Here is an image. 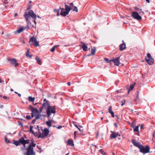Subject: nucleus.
Returning <instances> with one entry per match:
<instances>
[{
	"label": "nucleus",
	"instance_id": "obj_1",
	"mask_svg": "<svg viewBox=\"0 0 155 155\" xmlns=\"http://www.w3.org/2000/svg\"><path fill=\"white\" fill-rule=\"evenodd\" d=\"M24 16L28 25H31V24L28 19L30 17H31L33 19H35L37 17L36 15L35 14L34 12L31 10L29 11L28 12H25V13Z\"/></svg>",
	"mask_w": 155,
	"mask_h": 155
},
{
	"label": "nucleus",
	"instance_id": "obj_2",
	"mask_svg": "<svg viewBox=\"0 0 155 155\" xmlns=\"http://www.w3.org/2000/svg\"><path fill=\"white\" fill-rule=\"evenodd\" d=\"M55 106H49L46 109V114L48 117H50L51 114H54L56 113Z\"/></svg>",
	"mask_w": 155,
	"mask_h": 155
},
{
	"label": "nucleus",
	"instance_id": "obj_3",
	"mask_svg": "<svg viewBox=\"0 0 155 155\" xmlns=\"http://www.w3.org/2000/svg\"><path fill=\"white\" fill-rule=\"evenodd\" d=\"M145 59L146 62L150 65H152L154 61L153 59L149 53L147 54V56L145 57Z\"/></svg>",
	"mask_w": 155,
	"mask_h": 155
},
{
	"label": "nucleus",
	"instance_id": "obj_4",
	"mask_svg": "<svg viewBox=\"0 0 155 155\" xmlns=\"http://www.w3.org/2000/svg\"><path fill=\"white\" fill-rule=\"evenodd\" d=\"M139 149L140 152L145 154L149 152L150 148L148 146H145L141 145Z\"/></svg>",
	"mask_w": 155,
	"mask_h": 155
},
{
	"label": "nucleus",
	"instance_id": "obj_5",
	"mask_svg": "<svg viewBox=\"0 0 155 155\" xmlns=\"http://www.w3.org/2000/svg\"><path fill=\"white\" fill-rule=\"evenodd\" d=\"M29 43L31 45H34L35 47L39 46V42L37 41V38L35 37L31 38L29 41Z\"/></svg>",
	"mask_w": 155,
	"mask_h": 155
},
{
	"label": "nucleus",
	"instance_id": "obj_6",
	"mask_svg": "<svg viewBox=\"0 0 155 155\" xmlns=\"http://www.w3.org/2000/svg\"><path fill=\"white\" fill-rule=\"evenodd\" d=\"M43 133H39V134L38 135V138H44L45 137L48 136L49 133V130L47 128H45L42 131Z\"/></svg>",
	"mask_w": 155,
	"mask_h": 155
},
{
	"label": "nucleus",
	"instance_id": "obj_7",
	"mask_svg": "<svg viewBox=\"0 0 155 155\" xmlns=\"http://www.w3.org/2000/svg\"><path fill=\"white\" fill-rule=\"evenodd\" d=\"M27 150V152L25 153V155H35L33 148L31 147V145H29Z\"/></svg>",
	"mask_w": 155,
	"mask_h": 155
},
{
	"label": "nucleus",
	"instance_id": "obj_8",
	"mask_svg": "<svg viewBox=\"0 0 155 155\" xmlns=\"http://www.w3.org/2000/svg\"><path fill=\"white\" fill-rule=\"evenodd\" d=\"M132 15L133 18L137 20H140L142 19L141 17L138 13L136 12H134L132 13Z\"/></svg>",
	"mask_w": 155,
	"mask_h": 155
},
{
	"label": "nucleus",
	"instance_id": "obj_9",
	"mask_svg": "<svg viewBox=\"0 0 155 155\" xmlns=\"http://www.w3.org/2000/svg\"><path fill=\"white\" fill-rule=\"evenodd\" d=\"M31 112L34 114L35 116V115L39 116V117L42 116V115L39 114V111L37 108L32 107L31 109Z\"/></svg>",
	"mask_w": 155,
	"mask_h": 155
},
{
	"label": "nucleus",
	"instance_id": "obj_10",
	"mask_svg": "<svg viewBox=\"0 0 155 155\" xmlns=\"http://www.w3.org/2000/svg\"><path fill=\"white\" fill-rule=\"evenodd\" d=\"M120 56L119 57L114 58L112 60V62H114L115 65L118 66L120 64Z\"/></svg>",
	"mask_w": 155,
	"mask_h": 155
},
{
	"label": "nucleus",
	"instance_id": "obj_11",
	"mask_svg": "<svg viewBox=\"0 0 155 155\" xmlns=\"http://www.w3.org/2000/svg\"><path fill=\"white\" fill-rule=\"evenodd\" d=\"M23 137H21V138L19 139L18 141H15L14 143L13 144L16 146L19 145L20 143H24V140H22Z\"/></svg>",
	"mask_w": 155,
	"mask_h": 155
},
{
	"label": "nucleus",
	"instance_id": "obj_12",
	"mask_svg": "<svg viewBox=\"0 0 155 155\" xmlns=\"http://www.w3.org/2000/svg\"><path fill=\"white\" fill-rule=\"evenodd\" d=\"M60 9L61 10L60 13L61 15L63 16H65L68 14L69 13L66 11L64 8L60 7Z\"/></svg>",
	"mask_w": 155,
	"mask_h": 155
},
{
	"label": "nucleus",
	"instance_id": "obj_13",
	"mask_svg": "<svg viewBox=\"0 0 155 155\" xmlns=\"http://www.w3.org/2000/svg\"><path fill=\"white\" fill-rule=\"evenodd\" d=\"M42 105L43 107H44L46 110L48 107L49 106H51L48 103V101L46 100V99H44Z\"/></svg>",
	"mask_w": 155,
	"mask_h": 155
},
{
	"label": "nucleus",
	"instance_id": "obj_14",
	"mask_svg": "<svg viewBox=\"0 0 155 155\" xmlns=\"http://www.w3.org/2000/svg\"><path fill=\"white\" fill-rule=\"evenodd\" d=\"M132 142L133 143L135 146L138 148L139 149L140 147L141 146V144H140L139 142L135 140H132Z\"/></svg>",
	"mask_w": 155,
	"mask_h": 155
},
{
	"label": "nucleus",
	"instance_id": "obj_15",
	"mask_svg": "<svg viewBox=\"0 0 155 155\" xmlns=\"http://www.w3.org/2000/svg\"><path fill=\"white\" fill-rule=\"evenodd\" d=\"M120 135L119 134L118 132L117 133H113L110 134V137L111 139H114L117 137L118 136L120 137Z\"/></svg>",
	"mask_w": 155,
	"mask_h": 155
},
{
	"label": "nucleus",
	"instance_id": "obj_16",
	"mask_svg": "<svg viewBox=\"0 0 155 155\" xmlns=\"http://www.w3.org/2000/svg\"><path fill=\"white\" fill-rule=\"evenodd\" d=\"M123 43L120 45L119 47L120 51H122L125 49L126 48V46L125 43L124 41H122Z\"/></svg>",
	"mask_w": 155,
	"mask_h": 155
},
{
	"label": "nucleus",
	"instance_id": "obj_17",
	"mask_svg": "<svg viewBox=\"0 0 155 155\" xmlns=\"http://www.w3.org/2000/svg\"><path fill=\"white\" fill-rule=\"evenodd\" d=\"M9 61L10 62L11 64L15 67H16L18 65V63H17L16 60L15 58L9 60Z\"/></svg>",
	"mask_w": 155,
	"mask_h": 155
},
{
	"label": "nucleus",
	"instance_id": "obj_18",
	"mask_svg": "<svg viewBox=\"0 0 155 155\" xmlns=\"http://www.w3.org/2000/svg\"><path fill=\"white\" fill-rule=\"evenodd\" d=\"M81 48L84 51H87V47L84 42L82 43Z\"/></svg>",
	"mask_w": 155,
	"mask_h": 155
},
{
	"label": "nucleus",
	"instance_id": "obj_19",
	"mask_svg": "<svg viewBox=\"0 0 155 155\" xmlns=\"http://www.w3.org/2000/svg\"><path fill=\"white\" fill-rule=\"evenodd\" d=\"M24 30V28H23L21 27L14 31V33L15 34L19 33L21 32L22 31Z\"/></svg>",
	"mask_w": 155,
	"mask_h": 155
},
{
	"label": "nucleus",
	"instance_id": "obj_20",
	"mask_svg": "<svg viewBox=\"0 0 155 155\" xmlns=\"http://www.w3.org/2000/svg\"><path fill=\"white\" fill-rule=\"evenodd\" d=\"M135 9L136 10H137V11H139V13L140 15H143L144 14V12L142 11V10L141 9L139 8H137V7H136L135 8Z\"/></svg>",
	"mask_w": 155,
	"mask_h": 155
},
{
	"label": "nucleus",
	"instance_id": "obj_21",
	"mask_svg": "<svg viewBox=\"0 0 155 155\" xmlns=\"http://www.w3.org/2000/svg\"><path fill=\"white\" fill-rule=\"evenodd\" d=\"M22 140H24V143H21L23 145L24 147L25 148V144H28L30 143V141L29 140L27 139L26 140H25L24 139V138H23V139Z\"/></svg>",
	"mask_w": 155,
	"mask_h": 155
},
{
	"label": "nucleus",
	"instance_id": "obj_22",
	"mask_svg": "<svg viewBox=\"0 0 155 155\" xmlns=\"http://www.w3.org/2000/svg\"><path fill=\"white\" fill-rule=\"evenodd\" d=\"M65 9H64L68 12L69 13L70 10L71 9V8L69 7V6L67 5L66 4H65Z\"/></svg>",
	"mask_w": 155,
	"mask_h": 155
},
{
	"label": "nucleus",
	"instance_id": "obj_23",
	"mask_svg": "<svg viewBox=\"0 0 155 155\" xmlns=\"http://www.w3.org/2000/svg\"><path fill=\"white\" fill-rule=\"evenodd\" d=\"M96 51V48L95 47H93V48H92L91 49V54L89 55V56L91 55H94L95 54V52Z\"/></svg>",
	"mask_w": 155,
	"mask_h": 155
},
{
	"label": "nucleus",
	"instance_id": "obj_24",
	"mask_svg": "<svg viewBox=\"0 0 155 155\" xmlns=\"http://www.w3.org/2000/svg\"><path fill=\"white\" fill-rule=\"evenodd\" d=\"M40 118V117H39V116L35 115V118L32 121V124H34L36 121V120Z\"/></svg>",
	"mask_w": 155,
	"mask_h": 155
},
{
	"label": "nucleus",
	"instance_id": "obj_25",
	"mask_svg": "<svg viewBox=\"0 0 155 155\" xmlns=\"http://www.w3.org/2000/svg\"><path fill=\"white\" fill-rule=\"evenodd\" d=\"M68 145L71 146H73L74 145V144L73 143V141L70 139H69L68 141Z\"/></svg>",
	"mask_w": 155,
	"mask_h": 155
},
{
	"label": "nucleus",
	"instance_id": "obj_26",
	"mask_svg": "<svg viewBox=\"0 0 155 155\" xmlns=\"http://www.w3.org/2000/svg\"><path fill=\"white\" fill-rule=\"evenodd\" d=\"M36 60L38 62V63L39 64L41 65V61L38 57V56H37L36 57Z\"/></svg>",
	"mask_w": 155,
	"mask_h": 155
},
{
	"label": "nucleus",
	"instance_id": "obj_27",
	"mask_svg": "<svg viewBox=\"0 0 155 155\" xmlns=\"http://www.w3.org/2000/svg\"><path fill=\"white\" fill-rule=\"evenodd\" d=\"M35 97H32L31 96H29L28 97V100L31 102H33L35 101Z\"/></svg>",
	"mask_w": 155,
	"mask_h": 155
},
{
	"label": "nucleus",
	"instance_id": "obj_28",
	"mask_svg": "<svg viewBox=\"0 0 155 155\" xmlns=\"http://www.w3.org/2000/svg\"><path fill=\"white\" fill-rule=\"evenodd\" d=\"M71 9L72 11H75L76 12H78L77 8L75 6H74L73 7H72V8H71Z\"/></svg>",
	"mask_w": 155,
	"mask_h": 155
},
{
	"label": "nucleus",
	"instance_id": "obj_29",
	"mask_svg": "<svg viewBox=\"0 0 155 155\" xmlns=\"http://www.w3.org/2000/svg\"><path fill=\"white\" fill-rule=\"evenodd\" d=\"M51 123L52 121L51 120H49L46 122V124L49 127H51Z\"/></svg>",
	"mask_w": 155,
	"mask_h": 155
},
{
	"label": "nucleus",
	"instance_id": "obj_30",
	"mask_svg": "<svg viewBox=\"0 0 155 155\" xmlns=\"http://www.w3.org/2000/svg\"><path fill=\"white\" fill-rule=\"evenodd\" d=\"M134 87V86L133 85H131L130 87V88L128 89V93H129V92L133 90V88Z\"/></svg>",
	"mask_w": 155,
	"mask_h": 155
},
{
	"label": "nucleus",
	"instance_id": "obj_31",
	"mask_svg": "<svg viewBox=\"0 0 155 155\" xmlns=\"http://www.w3.org/2000/svg\"><path fill=\"white\" fill-rule=\"evenodd\" d=\"M104 60L106 61L107 63H111L112 62V60H109V59L107 58H105L104 59Z\"/></svg>",
	"mask_w": 155,
	"mask_h": 155
},
{
	"label": "nucleus",
	"instance_id": "obj_32",
	"mask_svg": "<svg viewBox=\"0 0 155 155\" xmlns=\"http://www.w3.org/2000/svg\"><path fill=\"white\" fill-rule=\"evenodd\" d=\"M138 128L139 126H136L134 129V131L135 132H138Z\"/></svg>",
	"mask_w": 155,
	"mask_h": 155
},
{
	"label": "nucleus",
	"instance_id": "obj_33",
	"mask_svg": "<svg viewBox=\"0 0 155 155\" xmlns=\"http://www.w3.org/2000/svg\"><path fill=\"white\" fill-rule=\"evenodd\" d=\"M125 102L126 100L125 99H124L123 100H122L121 102V106H123V105H125Z\"/></svg>",
	"mask_w": 155,
	"mask_h": 155
},
{
	"label": "nucleus",
	"instance_id": "obj_34",
	"mask_svg": "<svg viewBox=\"0 0 155 155\" xmlns=\"http://www.w3.org/2000/svg\"><path fill=\"white\" fill-rule=\"evenodd\" d=\"M78 130L81 132L83 130V129H82V127L81 126H79V127L78 128Z\"/></svg>",
	"mask_w": 155,
	"mask_h": 155
},
{
	"label": "nucleus",
	"instance_id": "obj_35",
	"mask_svg": "<svg viewBox=\"0 0 155 155\" xmlns=\"http://www.w3.org/2000/svg\"><path fill=\"white\" fill-rule=\"evenodd\" d=\"M29 145H31V147L33 148L34 147H35L36 144L33 143H30Z\"/></svg>",
	"mask_w": 155,
	"mask_h": 155
},
{
	"label": "nucleus",
	"instance_id": "obj_36",
	"mask_svg": "<svg viewBox=\"0 0 155 155\" xmlns=\"http://www.w3.org/2000/svg\"><path fill=\"white\" fill-rule=\"evenodd\" d=\"M108 112L110 114L113 112L112 110V107L111 106L109 107L108 109Z\"/></svg>",
	"mask_w": 155,
	"mask_h": 155
},
{
	"label": "nucleus",
	"instance_id": "obj_37",
	"mask_svg": "<svg viewBox=\"0 0 155 155\" xmlns=\"http://www.w3.org/2000/svg\"><path fill=\"white\" fill-rule=\"evenodd\" d=\"M26 56H28V57H31V56H30L29 55V50H28L26 53Z\"/></svg>",
	"mask_w": 155,
	"mask_h": 155
},
{
	"label": "nucleus",
	"instance_id": "obj_38",
	"mask_svg": "<svg viewBox=\"0 0 155 155\" xmlns=\"http://www.w3.org/2000/svg\"><path fill=\"white\" fill-rule=\"evenodd\" d=\"M5 141L6 143H8L10 142V141L9 140H8V139L6 136H5Z\"/></svg>",
	"mask_w": 155,
	"mask_h": 155
},
{
	"label": "nucleus",
	"instance_id": "obj_39",
	"mask_svg": "<svg viewBox=\"0 0 155 155\" xmlns=\"http://www.w3.org/2000/svg\"><path fill=\"white\" fill-rule=\"evenodd\" d=\"M56 46H53L51 49V51L52 52H54Z\"/></svg>",
	"mask_w": 155,
	"mask_h": 155
},
{
	"label": "nucleus",
	"instance_id": "obj_40",
	"mask_svg": "<svg viewBox=\"0 0 155 155\" xmlns=\"http://www.w3.org/2000/svg\"><path fill=\"white\" fill-rule=\"evenodd\" d=\"M60 9H55L54 10V11L56 12L57 13L59 12Z\"/></svg>",
	"mask_w": 155,
	"mask_h": 155
},
{
	"label": "nucleus",
	"instance_id": "obj_41",
	"mask_svg": "<svg viewBox=\"0 0 155 155\" xmlns=\"http://www.w3.org/2000/svg\"><path fill=\"white\" fill-rule=\"evenodd\" d=\"M99 151L103 155L106 154V153L102 149L100 150Z\"/></svg>",
	"mask_w": 155,
	"mask_h": 155
},
{
	"label": "nucleus",
	"instance_id": "obj_42",
	"mask_svg": "<svg viewBox=\"0 0 155 155\" xmlns=\"http://www.w3.org/2000/svg\"><path fill=\"white\" fill-rule=\"evenodd\" d=\"M26 118L28 120H30L31 119V117L29 115L26 116Z\"/></svg>",
	"mask_w": 155,
	"mask_h": 155
},
{
	"label": "nucleus",
	"instance_id": "obj_43",
	"mask_svg": "<svg viewBox=\"0 0 155 155\" xmlns=\"http://www.w3.org/2000/svg\"><path fill=\"white\" fill-rule=\"evenodd\" d=\"M33 127L32 126H31L30 128V131L32 132V133H34V132L32 130Z\"/></svg>",
	"mask_w": 155,
	"mask_h": 155
},
{
	"label": "nucleus",
	"instance_id": "obj_44",
	"mask_svg": "<svg viewBox=\"0 0 155 155\" xmlns=\"http://www.w3.org/2000/svg\"><path fill=\"white\" fill-rule=\"evenodd\" d=\"M70 7L71 8L72 7H73V4L72 3H71L70 4Z\"/></svg>",
	"mask_w": 155,
	"mask_h": 155
},
{
	"label": "nucleus",
	"instance_id": "obj_45",
	"mask_svg": "<svg viewBox=\"0 0 155 155\" xmlns=\"http://www.w3.org/2000/svg\"><path fill=\"white\" fill-rule=\"evenodd\" d=\"M110 114H111L112 117H115L114 112L110 113Z\"/></svg>",
	"mask_w": 155,
	"mask_h": 155
},
{
	"label": "nucleus",
	"instance_id": "obj_46",
	"mask_svg": "<svg viewBox=\"0 0 155 155\" xmlns=\"http://www.w3.org/2000/svg\"><path fill=\"white\" fill-rule=\"evenodd\" d=\"M34 116H35L34 114L32 112L31 114V118L33 117Z\"/></svg>",
	"mask_w": 155,
	"mask_h": 155
},
{
	"label": "nucleus",
	"instance_id": "obj_47",
	"mask_svg": "<svg viewBox=\"0 0 155 155\" xmlns=\"http://www.w3.org/2000/svg\"><path fill=\"white\" fill-rule=\"evenodd\" d=\"M3 98L5 99H8L7 97L6 96H3Z\"/></svg>",
	"mask_w": 155,
	"mask_h": 155
},
{
	"label": "nucleus",
	"instance_id": "obj_48",
	"mask_svg": "<svg viewBox=\"0 0 155 155\" xmlns=\"http://www.w3.org/2000/svg\"><path fill=\"white\" fill-rule=\"evenodd\" d=\"M62 128V126H58L57 128L58 129H60Z\"/></svg>",
	"mask_w": 155,
	"mask_h": 155
},
{
	"label": "nucleus",
	"instance_id": "obj_49",
	"mask_svg": "<svg viewBox=\"0 0 155 155\" xmlns=\"http://www.w3.org/2000/svg\"><path fill=\"white\" fill-rule=\"evenodd\" d=\"M139 98L138 97V94H137V97L136 100L137 101H138V100H139Z\"/></svg>",
	"mask_w": 155,
	"mask_h": 155
},
{
	"label": "nucleus",
	"instance_id": "obj_50",
	"mask_svg": "<svg viewBox=\"0 0 155 155\" xmlns=\"http://www.w3.org/2000/svg\"><path fill=\"white\" fill-rule=\"evenodd\" d=\"M77 132L76 131H75L74 132V136H75L77 134Z\"/></svg>",
	"mask_w": 155,
	"mask_h": 155
},
{
	"label": "nucleus",
	"instance_id": "obj_51",
	"mask_svg": "<svg viewBox=\"0 0 155 155\" xmlns=\"http://www.w3.org/2000/svg\"><path fill=\"white\" fill-rule=\"evenodd\" d=\"M36 18H35H35L33 19L34 20V23H35V24H36V21H35Z\"/></svg>",
	"mask_w": 155,
	"mask_h": 155
},
{
	"label": "nucleus",
	"instance_id": "obj_52",
	"mask_svg": "<svg viewBox=\"0 0 155 155\" xmlns=\"http://www.w3.org/2000/svg\"><path fill=\"white\" fill-rule=\"evenodd\" d=\"M37 147L39 150H41V147H40L39 146H37Z\"/></svg>",
	"mask_w": 155,
	"mask_h": 155
},
{
	"label": "nucleus",
	"instance_id": "obj_53",
	"mask_svg": "<svg viewBox=\"0 0 155 155\" xmlns=\"http://www.w3.org/2000/svg\"><path fill=\"white\" fill-rule=\"evenodd\" d=\"M17 15H18V14H17V13H15V14H14V17H16V16H17Z\"/></svg>",
	"mask_w": 155,
	"mask_h": 155
},
{
	"label": "nucleus",
	"instance_id": "obj_54",
	"mask_svg": "<svg viewBox=\"0 0 155 155\" xmlns=\"http://www.w3.org/2000/svg\"><path fill=\"white\" fill-rule=\"evenodd\" d=\"M74 126L76 127H77V128H78V127H79L76 124H74Z\"/></svg>",
	"mask_w": 155,
	"mask_h": 155
},
{
	"label": "nucleus",
	"instance_id": "obj_55",
	"mask_svg": "<svg viewBox=\"0 0 155 155\" xmlns=\"http://www.w3.org/2000/svg\"><path fill=\"white\" fill-rule=\"evenodd\" d=\"M68 86H70V85H71L70 82H68Z\"/></svg>",
	"mask_w": 155,
	"mask_h": 155
},
{
	"label": "nucleus",
	"instance_id": "obj_56",
	"mask_svg": "<svg viewBox=\"0 0 155 155\" xmlns=\"http://www.w3.org/2000/svg\"><path fill=\"white\" fill-rule=\"evenodd\" d=\"M60 15L59 12L57 13V15L58 16Z\"/></svg>",
	"mask_w": 155,
	"mask_h": 155
},
{
	"label": "nucleus",
	"instance_id": "obj_57",
	"mask_svg": "<svg viewBox=\"0 0 155 155\" xmlns=\"http://www.w3.org/2000/svg\"><path fill=\"white\" fill-rule=\"evenodd\" d=\"M18 94L19 96L21 97V95L20 94L18 93Z\"/></svg>",
	"mask_w": 155,
	"mask_h": 155
},
{
	"label": "nucleus",
	"instance_id": "obj_58",
	"mask_svg": "<svg viewBox=\"0 0 155 155\" xmlns=\"http://www.w3.org/2000/svg\"><path fill=\"white\" fill-rule=\"evenodd\" d=\"M146 1L148 3L150 2V0H146Z\"/></svg>",
	"mask_w": 155,
	"mask_h": 155
},
{
	"label": "nucleus",
	"instance_id": "obj_59",
	"mask_svg": "<svg viewBox=\"0 0 155 155\" xmlns=\"http://www.w3.org/2000/svg\"><path fill=\"white\" fill-rule=\"evenodd\" d=\"M143 125H141L140 127V128L141 129H142V128H143Z\"/></svg>",
	"mask_w": 155,
	"mask_h": 155
},
{
	"label": "nucleus",
	"instance_id": "obj_60",
	"mask_svg": "<svg viewBox=\"0 0 155 155\" xmlns=\"http://www.w3.org/2000/svg\"><path fill=\"white\" fill-rule=\"evenodd\" d=\"M10 91H13V90L11 88V89H10Z\"/></svg>",
	"mask_w": 155,
	"mask_h": 155
},
{
	"label": "nucleus",
	"instance_id": "obj_61",
	"mask_svg": "<svg viewBox=\"0 0 155 155\" xmlns=\"http://www.w3.org/2000/svg\"><path fill=\"white\" fill-rule=\"evenodd\" d=\"M117 92H120V91L119 90H117Z\"/></svg>",
	"mask_w": 155,
	"mask_h": 155
},
{
	"label": "nucleus",
	"instance_id": "obj_62",
	"mask_svg": "<svg viewBox=\"0 0 155 155\" xmlns=\"http://www.w3.org/2000/svg\"><path fill=\"white\" fill-rule=\"evenodd\" d=\"M98 134L97 133L96 134V136L97 137L98 136Z\"/></svg>",
	"mask_w": 155,
	"mask_h": 155
},
{
	"label": "nucleus",
	"instance_id": "obj_63",
	"mask_svg": "<svg viewBox=\"0 0 155 155\" xmlns=\"http://www.w3.org/2000/svg\"><path fill=\"white\" fill-rule=\"evenodd\" d=\"M114 125L115 126H117V125L116 123H114Z\"/></svg>",
	"mask_w": 155,
	"mask_h": 155
},
{
	"label": "nucleus",
	"instance_id": "obj_64",
	"mask_svg": "<svg viewBox=\"0 0 155 155\" xmlns=\"http://www.w3.org/2000/svg\"><path fill=\"white\" fill-rule=\"evenodd\" d=\"M3 107V106L2 105H1V106H0V107L1 108H2Z\"/></svg>",
	"mask_w": 155,
	"mask_h": 155
}]
</instances>
